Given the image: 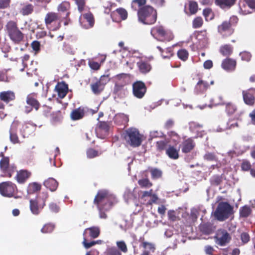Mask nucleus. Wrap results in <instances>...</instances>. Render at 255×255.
<instances>
[{
	"label": "nucleus",
	"mask_w": 255,
	"mask_h": 255,
	"mask_svg": "<svg viewBox=\"0 0 255 255\" xmlns=\"http://www.w3.org/2000/svg\"><path fill=\"white\" fill-rule=\"evenodd\" d=\"M114 196L107 190H100L94 199L93 203L98 209L109 210L113 205Z\"/></svg>",
	"instance_id": "nucleus-1"
},
{
	"label": "nucleus",
	"mask_w": 255,
	"mask_h": 255,
	"mask_svg": "<svg viewBox=\"0 0 255 255\" xmlns=\"http://www.w3.org/2000/svg\"><path fill=\"white\" fill-rule=\"evenodd\" d=\"M139 21L144 24H152L157 19V11L152 6L146 5L137 10Z\"/></svg>",
	"instance_id": "nucleus-2"
},
{
	"label": "nucleus",
	"mask_w": 255,
	"mask_h": 255,
	"mask_svg": "<svg viewBox=\"0 0 255 255\" xmlns=\"http://www.w3.org/2000/svg\"><path fill=\"white\" fill-rule=\"evenodd\" d=\"M124 138L127 144L132 147H139L143 141V135L135 128H129L124 133Z\"/></svg>",
	"instance_id": "nucleus-3"
},
{
	"label": "nucleus",
	"mask_w": 255,
	"mask_h": 255,
	"mask_svg": "<svg viewBox=\"0 0 255 255\" xmlns=\"http://www.w3.org/2000/svg\"><path fill=\"white\" fill-rule=\"evenodd\" d=\"M49 197L46 192H43L41 195L29 201V208L34 215H38L46 205V201Z\"/></svg>",
	"instance_id": "nucleus-4"
},
{
	"label": "nucleus",
	"mask_w": 255,
	"mask_h": 255,
	"mask_svg": "<svg viewBox=\"0 0 255 255\" xmlns=\"http://www.w3.org/2000/svg\"><path fill=\"white\" fill-rule=\"evenodd\" d=\"M239 18L236 16H231L229 20L224 21L218 26V32L223 37L231 36L234 32V27L237 25Z\"/></svg>",
	"instance_id": "nucleus-5"
},
{
	"label": "nucleus",
	"mask_w": 255,
	"mask_h": 255,
	"mask_svg": "<svg viewBox=\"0 0 255 255\" xmlns=\"http://www.w3.org/2000/svg\"><path fill=\"white\" fill-rule=\"evenodd\" d=\"M233 214V207L227 202L219 203L214 212V217L219 221L228 219Z\"/></svg>",
	"instance_id": "nucleus-6"
},
{
	"label": "nucleus",
	"mask_w": 255,
	"mask_h": 255,
	"mask_svg": "<svg viewBox=\"0 0 255 255\" xmlns=\"http://www.w3.org/2000/svg\"><path fill=\"white\" fill-rule=\"evenodd\" d=\"M9 38L15 44H19L24 38V34L19 29L16 22L10 20L5 25Z\"/></svg>",
	"instance_id": "nucleus-7"
},
{
	"label": "nucleus",
	"mask_w": 255,
	"mask_h": 255,
	"mask_svg": "<svg viewBox=\"0 0 255 255\" xmlns=\"http://www.w3.org/2000/svg\"><path fill=\"white\" fill-rule=\"evenodd\" d=\"M150 33L155 38L160 41H170L174 38L173 34L166 30L161 25H157L152 27Z\"/></svg>",
	"instance_id": "nucleus-8"
},
{
	"label": "nucleus",
	"mask_w": 255,
	"mask_h": 255,
	"mask_svg": "<svg viewBox=\"0 0 255 255\" xmlns=\"http://www.w3.org/2000/svg\"><path fill=\"white\" fill-rule=\"evenodd\" d=\"M1 156L2 158L0 160V170L4 177L10 178L17 171V167L14 164H10L8 157L4 156L3 154Z\"/></svg>",
	"instance_id": "nucleus-9"
},
{
	"label": "nucleus",
	"mask_w": 255,
	"mask_h": 255,
	"mask_svg": "<svg viewBox=\"0 0 255 255\" xmlns=\"http://www.w3.org/2000/svg\"><path fill=\"white\" fill-rule=\"evenodd\" d=\"M17 192L16 185L13 182L7 181L0 183V194L4 197H12Z\"/></svg>",
	"instance_id": "nucleus-10"
},
{
	"label": "nucleus",
	"mask_w": 255,
	"mask_h": 255,
	"mask_svg": "<svg viewBox=\"0 0 255 255\" xmlns=\"http://www.w3.org/2000/svg\"><path fill=\"white\" fill-rule=\"evenodd\" d=\"M26 106L24 107V112L26 114H29L33 109L38 110L40 107V104L37 99V94L31 93L28 94L26 98Z\"/></svg>",
	"instance_id": "nucleus-11"
},
{
	"label": "nucleus",
	"mask_w": 255,
	"mask_h": 255,
	"mask_svg": "<svg viewBox=\"0 0 255 255\" xmlns=\"http://www.w3.org/2000/svg\"><path fill=\"white\" fill-rule=\"evenodd\" d=\"M79 20L81 26L85 29L93 27L95 21L94 16L89 9L86 12L81 13Z\"/></svg>",
	"instance_id": "nucleus-12"
},
{
	"label": "nucleus",
	"mask_w": 255,
	"mask_h": 255,
	"mask_svg": "<svg viewBox=\"0 0 255 255\" xmlns=\"http://www.w3.org/2000/svg\"><path fill=\"white\" fill-rule=\"evenodd\" d=\"M214 239L217 245L225 246L230 242L232 237L227 231L220 229L217 230Z\"/></svg>",
	"instance_id": "nucleus-13"
},
{
	"label": "nucleus",
	"mask_w": 255,
	"mask_h": 255,
	"mask_svg": "<svg viewBox=\"0 0 255 255\" xmlns=\"http://www.w3.org/2000/svg\"><path fill=\"white\" fill-rule=\"evenodd\" d=\"M240 13L248 14L255 12V0H239Z\"/></svg>",
	"instance_id": "nucleus-14"
},
{
	"label": "nucleus",
	"mask_w": 255,
	"mask_h": 255,
	"mask_svg": "<svg viewBox=\"0 0 255 255\" xmlns=\"http://www.w3.org/2000/svg\"><path fill=\"white\" fill-rule=\"evenodd\" d=\"M16 99L15 93L11 90L3 91L0 92V109H4L3 103L8 104L15 101Z\"/></svg>",
	"instance_id": "nucleus-15"
},
{
	"label": "nucleus",
	"mask_w": 255,
	"mask_h": 255,
	"mask_svg": "<svg viewBox=\"0 0 255 255\" xmlns=\"http://www.w3.org/2000/svg\"><path fill=\"white\" fill-rule=\"evenodd\" d=\"M147 88L145 83L141 81H137L132 84V93L134 97L142 99L145 95Z\"/></svg>",
	"instance_id": "nucleus-16"
},
{
	"label": "nucleus",
	"mask_w": 255,
	"mask_h": 255,
	"mask_svg": "<svg viewBox=\"0 0 255 255\" xmlns=\"http://www.w3.org/2000/svg\"><path fill=\"white\" fill-rule=\"evenodd\" d=\"M108 76H102L100 79L97 80L95 82L91 84V88L92 92L96 95L100 94L104 89L105 86L107 83L105 78H108Z\"/></svg>",
	"instance_id": "nucleus-17"
},
{
	"label": "nucleus",
	"mask_w": 255,
	"mask_h": 255,
	"mask_svg": "<svg viewBox=\"0 0 255 255\" xmlns=\"http://www.w3.org/2000/svg\"><path fill=\"white\" fill-rule=\"evenodd\" d=\"M138 241L140 243L139 247L143 249L140 255H150V252L154 253L155 252L156 249L155 245L146 241L143 237H140Z\"/></svg>",
	"instance_id": "nucleus-18"
},
{
	"label": "nucleus",
	"mask_w": 255,
	"mask_h": 255,
	"mask_svg": "<svg viewBox=\"0 0 255 255\" xmlns=\"http://www.w3.org/2000/svg\"><path fill=\"white\" fill-rule=\"evenodd\" d=\"M244 103L249 106H253L255 104V88H251L242 92Z\"/></svg>",
	"instance_id": "nucleus-19"
},
{
	"label": "nucleus",
	"mask_w": 255,
	"mask_h": 255,
	"mask_svg": "<svg viewBox=\"0 0 255 255\" xmlns=\"http://www.w3.org/2000/svg\"><path fill=\"white\" fill-rule=\"evenodd\" d=\"M225 106V112L228 116L234 117V119L239 120L240 118L241 113H237L238 107L233 102H228L224 104Z\"/></svg>",
	"instance_id": "nucleus-20"
},
{
	"label": "nucleus",
	"mask_w": 255,
	"mask_h": 255,
	"mask_svg": "<svg viewBox=\"0 0 255 255\" xmlns=\"http://www.w3.org/2000/svg\"><path fill=\"white\" fill-rule=\"evenodd\" d=\"M128 12L125 8L120 7L112 11L111 16L113 21L120 22L126 20L128 17Z\"/></svg>",
	"instance_id": "nucleus-21"
},
{
	"label": "nucleus",
	"mask_w": 255,
	"mask_h": 255,
	"mask_svg": "<svg viewBox=\"0 0 255 255\" xmlns=\"http://www.w3.org/2000/svg\"><path fill=\"white\" fill-rule=\"evenodd\" d=\"M110 126L107 122L100 121L98 122L96 132L97 134L100 135V137L104 138V137L108 134Z\"/></svg>",
	"instance_id": "nucleus-22"
},
{
	"label": "nucleus",
	"mask_w": 255,
	"mask_h": 255,
	"mask_svg": "<svg viewBox=\"0 0 255 255\" xmlns=\"http://www.w3.org/2000/svg\"><path fill=\"white\" fill-rule=\"evenodd\" d=\"M237 61L233 58L227 57L221 63V67L226 71L233 72L236 69Z\"/></svg>",
	"instance_id": "nucleus-23"
},
{
	"label": "nucleus",
	"mask_w": 255,
	"mask_h": 255,
	"mask_svg": "<svg viewBox=\"0 0 255 255\" xmlns=\"http://www.w3.org/2000/svg\"><path fill=\"white\" fill-rule=\"evenodd\" d=\"M100 234V229L98 226H92L86 228L83 233V238L95 239L98 238Z\"/></svg>",
	"instance_id": "nucleus-24"
},
{
	"label": "nucleus",
	"mask_w": 255,
	"mask_h": 255,
	"mask_svg": "<svg viewBox=\"0 0 255 255\" xmlns=\"http://www.w3.org/2000/svg\"><path fill=\"white\" fill-rule=\"evenodd\" d=\"M31 176V173L30 171L25 169H21L17 171L15 178L19 184H24Z\"/></svg>",
	"instance_id": "nucleus-25"
},
{
	"label": "nucleus",
	"mask_w": 255,
	"mask_h": 255,
	"mask_svg": "<svg viewBox=\"0 0 255 255\" xmlns=\"http://www.w3.org/2000/svg\"><path fill=\"white\" fill-rule=\"evenodd\" d=\"M86 112V108L83 107H80L73 110L70 114V118L73 121H77L82 119L85 116Z\"/></svg>",
	"instance_id": "nucleus-26"
},
{
	"label": "nucleus",
	"mask_w": 255,
	"mask_h": 255,
	"mask_svg": "<svg viewBox=\"0 0 255 255\" xmlns=\"http://www.w3.org/2000/svg\"><path fill=\"white\" fill-rule=\"evenodd\" d=\"M189 128L192 131L197 133V136L202 137L206 134L204 130H202L203 125L195 122L189 123Z\"/></svg>",
	"instance_id": "nucleus-27"
},
{
	"label": "nucleus",
	"mask_w": 255,
	"mask_h": 255,
	"mask_svg": "<svg viewBox=\"0 0 255 255\" xmlns=\"http://www.w3.org/2000/svg\"><path fill=\"white\" fill-rule=\"evenodd\" d=\"M55 90L57 92L58 97L63 99L68 93V85L64 82H59L55 86Z\"/></svg>",
	"instance_id": "nucleus-28"
},
{
	"label": "nucleus",
	"mask_w": 255,
	"mask_h": 255,
	"mask_svg": "<svg viewBox=\"0 0 255 255\" xmlns=\"http://www.w3.org/2000/svg\"><path fill=\"white\" fill-rule=\"evenodd\" d=\"M137 66L139 72L143 74L149 72L152 69L151 65L148 60H140L137 62Z\"/></svg>",
	"instance_id": "nucleus-29"
},
{
	"label": "nucleus",
	"mask_w": 255,
	"mask_h": 255,
	"mask_svg": "<svg viewBox=\"0 0 255 255\" xmlns=\"http://www.w3.org/2000/svg\"><path fill=\"white\" fill-rule=\"evenodd\" d=\"M195 146V143L193 140L189 138L183 141L181 144L182 152L184 153H187L191 152Z\"/></svg>",
	"instance_id": "nucleus-30"
},
{
	"label": "nucleus",
	"mask_w": 255,
	"mask_h": 255,
	"mask_svg": "<svg viewBox=\"0 0 255 255\" xmlns=\"http://www.w3.org/2000/svg\"><path fill=\"white\" fill-rule=\"evenodd\" d=\"M59 15L57 13L54 12H48L45 15L44 21L47 28L53 22L59 19Z\"/></svg>",
	"instance_id": "nucleus-31"
},
{
	"label": "nucleus",
	"mask_w": 255,
	"mask_h": 255,
	"mask_svg": "<svg viewBox=\"0 0 255 255\" xmlns=\"http://www.w3.org/2000/svg\"><path fill=\"white\" fill-rule=\"evenodd\" d=\"M128 121V116L124 114H118L114 118V122L116 124L119 126H124V127L127 126Z\"/></svg>",
	"instance_id": "nucleus-32"
},
{
	"label": "nucleus",
	"mask_w": 255,
	"mask_h": 255,
	"mask_svg": "<svg viewBox=\"0 0 255 255\" xmlns=\"http://www.w3.org/2000/svg\"><path fill=\"white\" fill-rule=\"evenodd\" d=\"M236 0H215V3L221 8H230L235 4Z\"/></svg>",
	"instance_id": "nucleus-33"
},
{
	"label": "nucleus",
	"mask_w": 255,
	"mask_h": 255,
	"mask_svg": "<svg viewBox=\"0 0 255 255\" xmlns=\"http://www.w3.org/2000/svg\"><path fill=\"white\" fill-rule=\"evenodd\" d=\"M199 228L200 231L204 235H208L212 234L214 229L212 225L210 223H203L201 224Z\"/></svg>",
	"instance_id": "nucleus-34"
},
{
	"label": "nucleus",
	"mask_w": 255,
	"mask_h": 255,
	"mask_svg": "<svg viewBox=\"0 0 255 255\" xmlns=\"http://www.w3.org/2000/svg\"><path fill=\"white\" fill-rule=\"evenodd\" d=\"M166 154L172 159H177L179 157V150L173 145H169L166 150Z\"/></svg>",
	"instance_id": "nucleus-35"
},
{
	"label": "nucleus",
	"mask_w": 255,
	"mask_h": 255,
	"mask_svg": "<svg viewBox=\"0 0 255 255\" xmlns=\"http://www.w3.org/2000/svg\"><path fill=\"white\" fill-rule=\"evenodd\" d=\"M43 184L52 192L56 191L58 186V182L53 178H49L45 180Z\"/></svg>",
	"instance_id": "nucleus-36"
},
{
	"label": "nucleus",
	"mask_w": 255,
	"mask_h": 255,
	"mask_svg": "<svg viewBox=\"0 0 255 255\" xmlns=\"http://www.w3.org/2000/svg\"><path fill=\"white\" fill-rule=\"evenodd\" d=\"M219 51L223 56L229 57L233 52V47L230 44H225L220 47Z\"/></svg>",
	"instance_id": "nucleus-37"
},
{
	"label": "nucleus",
	"mask_w": 255,
	"mask_h": 255,
	"mask_svg": "<svg viewBox=\"0 0 255 255\" xmlns=\"http://www.w3.org/2000/svg\"><path fill=\"white\" fill-rule=\"evenodd\" d=\"M157 48L160 52L161 55L163 58H170L173 55V50L172 47H168L164 50L160 46H157Z\"/></svg>",
	"instance_id": "nucleus-38"
},
{
	"label": "nucleus",
	"mask_w": 255,
	"mask_h": 255,
	"mask_svg": "<svg viewBox=\"0 0 255 255\" xmlns=\"http://www.w3.org/2000/svg\"><path fill=\"white\" fill-rule=\"evenodd\" d=\"M209 87V85L207 82L201 80L197 83L195 88L199 93H203Z\"/></svg>",
	"instance_id": "nucleus-39"
},
{
	"label": "nucleus",
	"mask_w": 255,
	"mask_h": 255,
	"mask_svg": "<svg viewBox=\"0 0 255 255\" xmlns=\"http://www.w3.org/2000/svg\"><path fill=\"white\" fill-rule=\"evenodd\" d=\"M169 141L166 140H161L156 142L155 146L157 151L160 152L166 150L168 148Z\"/></svg>",
	"instance_id": "nucleus-40"
},
{
	"label": "nucleus",
	"mask_w": 255,
	"mask_h": 255,
	"mask_svg": "<svg viewBox=\"0 0 255 255\" xmlns=\"http://www.w3.org/2000/svg\"><path fill=\"white\" fill-rule=\"evenodd\" d=\"M71 4L69 1H62L58 6L57 9L58 11L68 13L70 12Z\"/></svg>",
	"instance_id": "nucleus-41"
},
{
	"label": "nucleus",
	"mask_w": 255,
	"mask_h": 255,
	"mask_svg": "<svg viewBox=\"0 0 255 255\" xmlns=\"http://www.w3.org/2000/svg\"><path fill=\"white\" fill-rule=\"evenodd\" d=\"M34 10V6L30 3L24 5L20 9V12L23 15L31 14Z\"/></svg>",
	"instance_id": "nucleus-42"
},
{
	"label": "nucleus",
	"mask_w": 255,
	"mask_h": 255,
	"mask_svg": "<svg viewBox=\"0 0 255 255\" xmlns=\"http://www.w3.org/2000/svg\"><path fill=\"white\" fill-rule=\"evenodd\" d=\"M41 188V184L34 182L29 184L27 190L29 193L32 194L40 191Z\"/></svg>",
	"instance_id": "nucleus-43"
},
{
	"label": "nucleus",
	"mask_w": 255,
	"mask_h": 255,
	"mask_svg": "<svg viewBox=\"0 0 255 255\" xmlns=\"http://www.w3.org/2000/svg\"><path fill=\"white\" fill-rule=\"evenodd\" d=\"M252 211L249 206L245 205L240 209V216L242 218H247L250 216Z\"/></svg>",
	"instance_id": "nucleus-44"
},
{
	"label": "nucleus",
	"mask_w": 255,
	"mask_h": 255,
	"mask_svg": "<svg viewBox=\"0 0 255 255\" xmlns=\"http://www.w3.org/2000/svg\"><path fill=\"white\" fill-rule=\"evenodd\" d=\"M9 138L10 141L13 144L20 143L16 131L13 128H10L9 130Z\"/></svg>",
	"instance_id": "nucleus-45"
},
{
	"label": "nucleus",
	"mask_w": 255,
	"mask_h": 255,
	"mask_svg": "<svg viewBox=\"0 0 255 255\" xmlns=\"http://www.w3.org/2000/svg\"><path fill=\"white\" fill-rule=\"evenodd\" d=\"M146 0H132L131 1V7L134 10H136L145 6Z\"/></svg>",
	"instance_id": "nucleus-46"
},
{
	"label": "nucleus",
	"mask_w": 255,
	"mask_h": 255,
	"mask_svg": "<svg viewBox=\"0 0 255 255\" xmlns=\"http://www.w3.org/2000/svg\"><path fill=\"white\" fill-rule=\"evenodd\" d=\"M203 14L206 21H209L214 18V13L211 8L207 7L203 9Z\"/></svg>",
	"instance_id": "nucleus-47"
},
{
	"label": "nucleus",
	"mask_w": 255,
	"mask_h": 255,
	"mask_svg": "<svg viewBox=\"0 0 255 255\" xmlns=\"http://www.w3.org/2000/svg\"><path fill=\"white\" fill-rule=\"evenodd\" d=\"M210 181L212 185L218 186L222 182L223 177L222 175H214L210 178Z\"/></svg>",
	"instance_id": "nucleus-48"
},
{
	"label": "nucleus",
	"mask_w": 255,
	"mask_h": 255,
	"mask_svg": "<svg viewBox=\"0 0 255 255\" xmlns=\"http://www.w3.org/2000/svg\"><path fill=\"white\" fill-rule=\"evenodd\" d=\"M102 153V152H99L92 148H88L87 150V156L89 158H93L99 156Z\"/></svg>",
	"instance_id": "nucleus-49"
},
{
	"label": "nucleus",
	"mask_w": 255,
	"mask_h": 255,
	"mask_svg": "<svg viewBox=\"0 0 255 255\" xmlns=\"http://www.w3.org/2000/svg\"><path fill=\"white\" fill-rule=\"evenodd\" d=\"M178 57L183 61L187 60L189 56L188 51L185 49H181L177 52Z\"/></svg>",
	"instance_id": "nucleus-50"
},
{
	"label": "nucleus",
	"mask_w": 255,
	"mask_h": 255,
	"mask_svg": "<svg viewBox=\"0 0 255 255\" xmlns=\"http://www.w3.org/2000/svg\"><path fill=\"white\" fill-rule=\"evenodd\" d=\"M50 117L51 121L53 123L60 122L62 119L61 112L60 111L53 112L51 115H50Z\"/></svg>",
	"instance_id": "nucleus-51"
},
{
	"label": "nucleus",
	"mask_w": 255,
	"mask_h": 255,
	"mask_svg": "<svg viewBox=\"0 0 255 255\" xmlns=\"http://www.w3.org/2000/svg\"><path fill=\"white\" fill-rule=\"evenodd\" d=\"M138 184L141 188H149L152 186V183L148 178L139 179Z\"/></svg>",
	"instance_id": "nucleus-52"
},
{
	"label": "nucleus",
	"mask_w": 255,
	"mask_h": 255,
	"mask_svg": "<svg viewBox=\"0 0 255 255\" xmlns=\"http://www.w3.org/2000/svg\"><path fill=\"white\" fill-rule=\"evenodd\" d=\"M203 24V20L201 16H197L192 21V27L194 28H199Z\"/></svg>",
	"instance_id": "nucleus-53"
},
{
	"label": "nucleus",
	"mask_w": 255,
	"mask_h": 255,
	"mask_svg": "<svg viewBox=\"0 0 255 255\" xmlns=\"http://www.w3.org/2000/svg\"><path fill=\"white\" fill-rule=\"evenodd\" d=\"M198 9V5L197 2L194 1H190L189 3V10L191 14H195Z\"/></svg>",
	"instance_id": "nucleus-54"
},
{
	"label": "nucleus",
	"mask_w": 255,
	"mask_h": 255,
	"mask_svg": "<svg viewBox=\"0 0 255 255\" xmlns=\"http://www.w3.org/2000/svg\"><path fill=\"white\" fill-rule=\"evenodd\" d=\"M239 55L241 57L242 60L246 62L250 61L252 57V54L246 51L240 52Z\"/></svg>",
	"instance_id": "nucleus-55"
},
{
	"label": "nucleus",
	"mask_w": 255,
	"mask_h": 255,
	"mask_svg": "<svg viewBox=\"0 0 255 255\" xmlns=\"http://www.w3.org/2000/svg\"><path fill=\"white\" fill-rule=\"evenodd\" d=\"M54 229V226L51 224H46L41 229L42 233L44 234L51 233Z\"/></svg>",
	"instance_id": "nucleus-56"
},
{
	"label": "nucleus",
	"mask_w": 255,
	"mask_h": 255,
	"mask_svg": "<svg viewBox=\"0 0 255 255\" xmlns=\"http://www.w3.org/2000/svg\"><path fill=\"white\" fill-rule=\"evenodd\" d=\"M150 172L153 179H157L162 176L161 171L157 168H151Z\"/></svg>",
	"instance_id": "nucleus-57"
},
{
	"label": "nucleus",
	"mask_w": 255,
	"mask_h": 255,
	"mask_svg": "<svg viewBox=\"0 0 255 255\" xmlns=\"http://www.w3.org/2000/svg\"><path fill=\"white\" fill-rule=\"evenodd\" d=\"M251 164L248 160H243L241 164V168L242 171H249L251 169Z\"/></svg>",
	"instance_id": "nucleus-58"
},
{
	"label": "nucleus",
	"mask_w": 255,
	"mask_h": 255,
	"mask_svg": "<svg viewBox=\"0 0 255 255\" xmlns=\"http://www.w3.org/2000/svg\"><path fill=\"white\" fill-rule=\"evenodd\" d=\"M116 244L118 249L120 250L122 252L126 253L128 252L127 246L124 241H118L117 242Z\"/></svg>",
	"instance_id": "nucleus-59"
},
{
	"label": "nucleus",
	"mask_w": 255,
	"mask_h": 255,
	"mask_svg": "<svg viewBox=\"0 0 255 255\" xmlns=\"http://www.w3.org/2000/svg\"><path fill=\"white\" fill-rule=\"evenodd\" d=\"M168 219L171 221L174 222L179 220L178 217L176 215L174 210H169L167 213Z\"/></svg>",
	"instance_id": "nucleus-60"
},
{
	"label": "nucleus",
	"mask_w": 255,
	"mask_h": 255,
	"mask_svg": "<svg viewBox=\"0 0 255 255\" xmlns=\"http://www.w3.org/2000/svg\"><path fill=\"white\" fill-rule=\"evenodd\" d=\"M204 158L208 161H215L216 160V156L213 152H207L204 155Z\"/></svg>",
	"instance_id": "nucleus-61"
},
{
	"label": "nucleus",
	"mask_w": 255,
	"mask_h": 255,
	"mask_svg": "<svg viewBox=\"0 0 255 255\" xmlns=\"http://www.w3.org/2000/svg\"><path fill=\"white\" fill-rule=\"evenodd\" d=\"M108 255H122L121 252L115 247H111L107 250Z\"/></svg>",
	"instance_id": "nucleus-62"
},
{
	"label": "nucleus",
	"mask_w": 255,
	"mask_h": 255,
	"mask_svg": "<svg viewBox=\"0 0 255 255\" xmlns=\"http://www.w3.org/2000/svg\"><path fill=\"white\" fill-rule=\"evenodd\" d=\"M31 46L35 53L39 52L40 50V43L39 41L37 40L33 41L31 44Z\"/></svg>",
	"instance_id": "nucleus-63"
},
{
	"label": "nucleus",
	"mask_w": 255,
	"mask_h": 255,
	"mask_svg": "<svg viewBox=\"0 0 255 255\" xmlns=\"http://www.w3.org/2000/svg\"><path fill=\"white\" fill-rule=\"evenodd\" d=\"M174 125V122L173 120L169 119L166 121L164 125V128L165 129H169L172 128Z\"/></svg>",
	"instance_id": "nucleus-64"
}]
</instances>
